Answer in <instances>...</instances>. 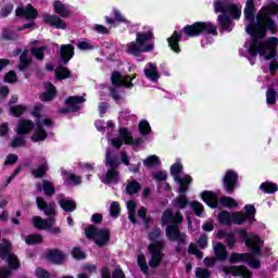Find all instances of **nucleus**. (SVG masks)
I'll list each match as a JSON object with an SVG mask.
<instances>
[{
    "mask_svg": "<svg viewBox=\"0 0 278 278\" xmlns=\"http://www.w3.org/2000/svg\"><path fill=\"white\" fill-rule=\"evenodd\" d=\"M191 208L193 210L195 216H201L203 214V204L198 201H193L190 203Z\"/></svg>",
    "mask_w": 278,
    "mask_h": 278,
    "instance_id": "6e6d98bb",
    "label": "nucleus"
},
{
    "mask_svg": "<svg viewBox=\"0 0 278 278\" xmlns=\"http://www.w3.org/2000/svg\"><path fill=\"white\" fill-rule=\"evenodd\" d=\"M53 10H54V13L61 16L62 18H68V16L73 14V11H71V5L65 4L60 0H55L53 2Z\"/></svg>",
    "mask_w": 278,
    "mask_h": 278,
    "instance_id": "b1692460",
    "label": "nucleus"
},
{
    "mask_svg": "<svg viewBox=\"0 0 278 278\" xmlns=\"http://www.w3.org/2000/svg\"><path fill=\"white\" fill-rule=\"evenodd\" d=\"M139 131H140L141 136H148V134H151V125L149 124L148 121L142 119L139 123Z\"/></svg>",
    "mask_w": 278,
    "mask_h": 278,
    "instance_id": "8fccbe9b",
    "label": "nucleus"
},
{
    "mask_svg": "<svg viewBox=\"0 0 278 278\" xmlns=\"http://www.w3.org/2000/svg\"><path fill=\"white\" fill-rule=\"evenodd\" d=\"M119 137H115L110 140V143L115 149H119L124 144H138L136 140H134V137H131V132L127 128H119L118 129Z\"/></svg>",
    "mask_w": 278,
    "mask_h": 278,
    "instance_id": "4468645a",
    "label": "nucleus"
},
{
    "mask_svg": "<svg viewBox=\"0 0 278 278\" xmlns=\"http://www.w3.org/2000/svg\"><path fill=\"white\" fill-rule=\"evenodd\" d=\"M188 251H189L190 253H192V255H197V257H199V260H203V252L199 251V248H197V247L194 245V243H191V244L189 245Z\"/></svg>",
    "mask_w": 278,
    "mask_h": 278,
    "instance_id": "680f3d73",
    "label": "nucleus"
},
{
    "mask_svg": "<svg viewBox=\"0 0 278 278\" xmlns=\"http://www.w3.org/2000/svg\"><path fill=\"white\" fill-rule=\"evenodd\" d=\"M213 251L215 260H217V262H225V260L229 257V252H227V248L220 242L213 245Z\"/></svg>",
    "mask_w": 278,
    "mask_h": 278,
    "instance_id": "bb28decb",
    "label": "nucleus"
},
{
    "mask_svg": "<svg viewBox=\"0 0 278 278\" xmlns=\"http://www.w3.org/2000/svg\"><path fill=\"white\" fill-rule=\"evenodd\" d=\"M72 255L75 260H86V253L79 248H74Z\"/></svg>",
    "mask_w": 278,
    "mask_h": 278,
    "instance_id": "e2e57ef3",
    "label": "nucleus"
},
{
    "mask_svg": "<svg viewBox=\"0 0 278 278\" xmlns=\"http://www.w3.org/2000/svg\"><path fill=\"white\" fill-rule=\"evenodd\" d=\"M160 164H162V161L160 160V156L155 154L149 155L143 160L144 168H156Z\"/></svg>",
    "mask_w": 278,
    "mask_h": 278,
    "instance_id": "473e14b6",
    "label": "nucleus"
},
{
    "mask_svg": "<svg viewBox=\"0 0 278 278\" xmlns=\"http://www.w3.org/2000/svg\"><path fill=\"white\" fill-rule=\"evenodd\" d=\"M152 179H154V181H166L168 174L166 170H156L152 174Z\"/></svg>",
    "mask_w": 278,
    "mask_h": 278,
    "instance_id": "864d4df0",
    "label": "nucleus"
},
{
    "mask_svg": "<svg viewBox=\"0 0 278 278\" xmlns=\"http://www.w3.org/2000/svg\"><path fill=\"white\" fill-rule=\"evenodd\" d=\"M220 205L224 207H238V202L231 197H224L219 200Z\"/></svg>",
    "mask_w": 278,
    "mask_h": 278,
    "instance_id": "c03bdc74",
    "label": "nucleus"
},
{
    "mask_svg": "<svg viewBox=\"0 0 278 278\" xmlns=\"http://www.w3.org/2000/svg\"><path fill=\"white\" fill-rule=\"evenodd\" d=\"M42 242V235H28L25 237L26 244H40Z\"/></svg>",
    "mask_w": 278,
    "mask_h": 278,
    "instance_id": "09e8293b",
    "label": "nucleus"
},
{
    "mask_svg": "<svg viewBox=\"0 0 278 278\" xmlns=\"http://www.w3.org/2000/svg\"><path fill=\"white\" fill-rule=\"evenodd\" d=\"M45 51H47V47L33 48L30 50V53H31V55H34L36 58V60H43Z\"/></svg>",
    "mask_w": 278,
    "mask_h": 278,
    "instance_id": "5fc2aeb1",
    "label": "nucleus"
},
{
    "mask_svg": "<svg viewBox=\"0 0 278 278\" xmlns=\"http://www.w3.org/2000/svg\"><path fill=\"white\" fill-rule=\"evenodd\" d=\"M104 164L108 172L101 177L102 184H118V181H121V173L118 172L121 163L110 150H106L105 152Z\"/></svg>",
    "mask_w": 278,
    "mask_h": 278,
    "instance_id": "423d86ee",
    "label": "nucleus"
},
{
    "mask_svg": "<svg viewBox=\"0 0 278 278\" xmlns=\"http://www.w3.org/2000/svg\"><path fill=\"white\" fill-rule=\"evenodd\" d=\"M36 277H38V278H50V276L47 273V270H45L42 268H37L36 269Z\"/></svg>",
    "mask_w": 278,
    "mask_h": 278,
    "instance_id": "774afa93",
    "label": "nucleus"
},
{
    "mask_svg": "<svg viewBox=\"0 0 278 278\" xmlns=\"http://www.w3.org/2000/svg\"><path fill=\"white\" fill-rule=\"evenodd\" d=\"M169 173L174 178V181L178 184V192H188V186L192 184V176L184 174V163L180 159L170 166Z\"/></svg>",
    "mask_w": 278,
    "mask_h": 278,
    "instance_id": "0eeeda50",
    "label": "nucleus"
},
{
    "mask_svg": "<svg viewBox=\"0 0 278 278\" xmlns=\"http://www.w3.org/2000/svg\"><path fill=\"white\" fill-rule=\"evenodd\" d=\"M60 54H61V60H63L64 64H68L73 55H75V47L71 45H62L60 49Z\"/></svg>",
    "mask_w": 278,
    "mask_h": 278,
    "instance_id": "cd10ccee",
    "label": "nucleus"
},
{
    "mask_svg": "<svg viewBox=\"0 0 278 278\" xmlns=\"http://www.w3.org/2000/svg\"><path fill=\"white\" fill-rule=\"evenodd\" d=\"M218 219L222 225H231V223H233L232 215L227 211L222 212L218 216Z\"/></svg>",
    "mask_w": 278,
    "mask_h": 278,
    "instance_id": "de8ad7c7",
    "label": "nucleus"
},
{
    "mask_svg": "<svg viewBox=\"0 0 278 278\" xmlns=\"http://www.w3.org/2000/svg\"><path fill=\"white\" fill-rule=\"evenodd\" d=\"M31 62V56L29 55V50H25L20 56V65L18 68L21 71H26L27 66H29Z\"/></svg>",
    "mask_w": 278,
    "mask_h": 278,
    "instance_id": "c9c22d12",
    "label": "nucleus"
},
{
    "mask_svg": "<svg viewBox=\"0 0 278 278\" xmlns=\"http://www.w3.org/2000/svg\"><path fill=\"white\" fill-rule=\"evenodd\" d=\"M45 92L39 96V99L42 101H53L55 99V86H53L51 83L45 84Z\"/></svg>",
    "mask_w": 278,
    "mask_h": 278,
    "instance_id": "c85d7f7f",
    "label": "nucleus"
},
{
    "mask_svg": "<svg viewBox=\"0 0 278 278\" xmlns=\"http://www.w3.org/2000/svg\"><path fill=\"white\" fill-rule=\"evenodd\" d=\"M47 170H49V165H47V160L43 159V163L38 168L33 169V176L40 179V177H45Z\"/></svg>",
    "mask_w": 278,
    "mask_h": 278,
    "instance_id": "58836bf2",
    "label": "nucleus"
},
{
    "mask_svg": "<svg viewBox=\"0 0 278 278\" xmlns=\"http://www.w3.org/2000/svg\"><path fill=\"white\" fill-rule=\"evenodd\" d=\"M12 10H14V5L12 4H7L4 8L1 9L0 11V17L5 18L7 16H10L12 14Z\"/></svg>",
    "mask_w": 278,
    "mask_h": 278,
    "instance_id": "bf43d9fd",
    "label": "nucleus"
},
{
    "mask_svg": "<svg viewBox=\"0 0 278 278\" xmlns=\"http://www.w3.org/2000/svg\"><path fill=\"white\" fill-rule=\"evenodd\" d=\"M141 188L139 181L130 180L126 185V194H137V192H140Z\"/></svg>",
    "mask_w": 278,
    "mask_h": 278,
    "instance_id": "4c0bfd02",
    "label": "nucleus"
},
{
    "mask_svg": "<svg viewBox=\"0 0 278 278\" xmlns=\"http://www.w3.org/2000/svg\"><path fill=\"white\" fill-rule=\"evenodd\" d=\"M43 22L56 29H66V22L58 15L43 14Z\"/></svg>",
    "mask_w": 278,
    "mask_h": 278,
    "instance_id": "393cba45",
    "label": "nucleus"
},
{
    "mask_svg": "<svg viewBox=\"0 0 278 278\" xmlns=\"http://www.w3.org/2000/svg\"><path fill=\"white\" fill-rule=\"evenodd\" d=\"M31 220L36 229H42L43 231H48V229H51V227L55 225V218L53 217H48L47 219H43L40 216H34Z\"/></svg>",
    "mask_w": 278,
    "mask_h": 278,
    "instance_id": "aec40b11",
    "label": "nucleus"
},
{
    "mask_svg": "<svg viewBox=\"0 0 278 278\" xmlns=\"http://www.w3.org/2000/svg\"><path fill=\"white\" fill-rule=\"evenodd\" d=\"M166 237L173 242H186V233L179 231V227L175 225L166 228Z\"/></svg>",
    "mask_w": 278,
    "mask_h": 278,
    "instance_id": "5701e85b",
    "label": "nucleus"
},
{
    "mask_svg": "<svg viewBox=\"0 0 278 278\" xmlns=\"http://www.w3.org/2000/svg\"><path fill=\"white\" fill-rule=\"evenodd\" d=\"M223 186L228 194H233L236 188H238V172L233 169L226 170L223 177Z\"/></svg>",
    "mask_w": 278,
    "mask_h": 278,
    "instance_id": "2eb2a0df",
    "label": "nucleus"
},
{
    "mask_svg": "<svg viewBox=\"0 0 278 278\" xmlns=\"http://www.w3.org/2000/svg\"><path fill=\"white\" fill-rule=\"evenodd\" d=\"M121 214V204L118 202H112L110 207V216L113 218H118Z\"/></svg>",
    "mask_w": 278,
    "mask_h": 278,
    "instance_id": "603ef678",
    "label": "nucleus"
},
{
    "mask_svg": "<svg viewBox=\"0 0 278 278\" xmlns=\"http://www.w3.org/2000/svg\"><path fill=\"white\" fill-rule=\"evenodd\" d=\"M56 79H68L71 71L64 66H59L55 71Z\"/></svg>",
    "mask_w": 278,
    "mask_h": 278,
    "instance_id": "a18cd8bd",
    "label": "nucleus"
},
{
    "mask_svg": "<svg viewBox=\"0 0 278 278\" xmlns=\"http://www.w3.org/2000/svg\"><path fill=\"white\" fill-rule=\"evenodd\" d=\"M113 14L117 23H129V21L125 16H123V13H121L118 9H113Z\"/></svg>",
    "mask_w": 278,
    "mask_h": 278,
    "instance_id": "052dcab7",
    "label": "nucleus"
},
{
    "mask_svg": "<svg viewBox=\"0 0 278 278\" xmlns=\"http://www.w3.org/2000/svg\"><path fill=\"white\" fill-rule=\"evenodd\" d=\"M184 34L189 38L201 36V34H212L217 36L216 26L210 22H197L193 25H187L182 29Z\"/></svg>",
    "mask_w": 278,
    "mask_h": 278,
    "instance_id": "6e6552de",
    "label": "nucleus"
},
{
    "mask_svg": "<svg viewBox=\"0 0 278 278\" xmlns=\"http://www.w3.org/2000/svg\"><path fill=\"white\" fill-rule=\"evenodd\" d=\"M23 112H25V106L23 105H15L11 108V113L13 114V116H21Z\"/></svg>",
    "mask_w": 278,
    "mask_h": 278,
    "instance_id": "69168bd1",
    "label": "nucleus"
},
{
    "mask_svg": "<svg viewBox=\"0 0 278 278\" xmlns=\"http://www.w3.org/2000/svg\"><path fill=\"white\" fill-rule=\"evenodd\" d=\"M34 129V122L27 119H21L15 131L20 137L14 138L11 141V147L16 149L18 147H25V134H29Z\"/></svg>",
    "mask_w": 278,
    "mask_h": 278,
    "instance_id": "9d476101",
    "label": "nucleus"
},
{
    "mask_svg": "<svg viewBox=\"0 0 278 278\" xmlns=\"http://www.w3.org/2000/svg\"><path fill=\"white\" fill-rule=\"evenodd\" d=\"M161 220L163 225L177 224L184 220V216L179 211L173 213V211L167 210L163 213Z\"/></svg>",
    "mask_w": 278,
    "mask_h": 278,
    "instance_id": "4be33fe9",
    "label": "nucleus"
},
{
    "mask_svg": "<svg viewBox=\"0 0 278 278\" xmlns=\"http://www.w3.org/2000/svg\"><path fill=\"white\" fill-rule=\"evenodd\" d=\"M135 77L130 76H122L118 72H113L111 76V81L113 87H111V96L115 101H118L121 99V94L118 91H116L117 88H134V83H131V79H135Z\"/></svg>",
    "mask_w": 278,
    "mask_h": 278,
    "instance_id": "1a4fd4ad",
    "label": "nucleus"
},
{
    "mask_svg": "<svg viewBox=\"0 0 278 278\" xmlns=\"http://www.w3.org/2000/svg\"><path fill=\"white\" fill-rule=\"evenodd\" d=\"M278 13V5L271 2L268 7H263L256 16L255 23V3L248 0L244 8V18L248 26L245 31L252 37L247 41L242 49L239 50L241 58H247L250 64H255L257 53L262 60H273L277 55L278 38L271 37L268 40H262L266 36V29L271 34L277 31V23L273 20V15Z\"/></svg>",
    "mask_w": 278,
    "mask_h": 278,
    "instance_id": "f257e3e1",
    "label": "nucleus"
},
{
    "mask_svg": "<svg viewBox=\"0 0 278 278\" xmlns=\"http://www.w3.org/2000/svg\"><path fill=\"white\" fill-rule=\"evenodd\" d=\"M48 260L53 264H62V262H64V253L60 250H51L48 253Z\"/></svg>",
    "mask_w": 278,
    "mask_h": 278,
    "instance_id": "f704fd0d",
    "label": "nucleus"
},
{
    "mask_svg": "<svg viewBox=\"0 0 278 278\" xmlns=\"http://www.w3.org/2000/svg\"><path fill=\"white\" fill-rule=\"evenodd\" d=\"M261 190L265 192V194H275L277 192L278 187L275 185V182H263L260 186Z\"/></svg>",
    "mask_w": 278,
    "mask_h": 278,
    "instance_id": "a19ab883",
    "label": "nucleus"
},
{
    "mask_svg": "<svg viewBox=\"0 0 278 278\" xmlns=\"http://www.w3.org/2000/svg\"><path fill=\"white\" fill-rule=\"evenodd\" d=\"M202 200L208 207H217L218 206V198H216V194L212 191H204L201 193Z\"/></svg>",
    "mask_w": 278,
    "mask_h": 278,
    "instance_id": "c756f323",
    "label": "nucleus"
},
{
    "mask_svg": "<svg viewBox=\"0 0 278 278\" xmlns=\"http://www.w3.org/2000/svg\"><path fill=\"white\" fill-rule=\"evenodd\" d=\"M4 81H7V84H16V73H14V71H10L4 76Z\"/></svg>",
    "mask_w": 278,
    "mask_h": 278,
    "instance_id": "0e129e2a",
    "label": "nucleus"
},
{
    "mask_svg": "<svg viewBox=\"0 0 278 278\" xmlns=\"http://www.w3.org/2000/svg\"><path fill=\"white\" fill-rule=\"evenodd\" d=\"M277 101V91L275 89H268L266 91V103L268 105H275Z\"/></svg>",
    "mask_w": 278,
    "mask_h": 278,
    "instance_id": "3c124183",
    "label": "nucleus"
},
{
    "mask_svg": "<svg viewBox=\"0 0 278 278\" xmlns=\"http://www.w3.org/2000/svg\"><path fill=\"white\" fill-rule=\"evenodd\" d=\"M213 5L216 14L222 13L218 15L217 21L223 31H231L233 29L231 18H240L242 16V10L235 3L229 2V0H215Z\"/></svg>",
    "mask_w": 278,
    "mask_h": 278,
    "instance_id": "7ed1b4c3",
    "label": "nucleus"
},
{
    "mask_svg": "<svg viewBox=\"0 0 278 278\" xmlns=\"http://www.w3.org/2000/svg\"><path fill=\"white\" fill-rule=\"evenodd\" d=\"M36 203L38 210H40V212H43L46 216H55V202L48 203L47 201H45V198L37 197Z\"/></svg>",
    "mask_w": 278,
    "mask_h": 278,
    "instance_id": "a211bd4d",
    "label": "nucleus"
},
{
    "mask_svg": "<svg viewBox=\"0 0 278 278\" xmlns=\"http://www.w3.org/2000/svg\"><path fill=\"white\" fill-rule=\"evenodd\" d=\"M222 273L233 277L251 278V271L245 266H223Z\"/></svg>",
    "mask_w": 278,
    "mask_h": 278,
    "instance_id": "f3484780",
    "label": "nucleus"
},
{
    "mask_svg": "<svg viewBox=\"0 0 278 278\" xmlns=\"http://www.w3.org/2000/svg\"><path fill=\"white\" fill-rule=\"evenodd\" d=\"M247 220H249L247 214L240 212L232 213V223H235V225H243Z\"/></svg>",
    "mask_w": 278,
    "mask_h": 278,
    "instance_id": "79ce46f5",
    "label": "nucleus"
},
{
    "mask_svg": "<svg viewBox=\"0 0 278 278\" xmlns=\"http://www.w3.org/2000/svg\"><path fill=\"white\" fill-rule=\"evenodd\" d=\"M85 233L89 240H94L97 247H105L110 242V230L98 229L94 226H89L85 229Z\"/></svg>",
    "mask_w": 278,
    "mask_h": 278,
    "instance_id": "9b49d317",
    "label": "nucleus"
},
{
    "mask_svg": "<svg viewBox=\"0 0 278 278\" xmlns=\"http://www.w3.org/2000/svg\"><path fill=\"white\" fill-rule=\"evenodd\" d=\"M245 210V216L248 217V223H254L255 222V206L253 204H247L244 206Z\"/></svg>",
    "mask_w": 278,
    "mask_h": 278,
    "instance_id": "37998d69",
    "label": "nucleus"
},
{
    "mask_svg": "<svg viewBox=\"0 0 278 278\" xmlns=\"http://www.w3.org/2000/svg\"><path fill=\"white\" fill-rule=\"evenodd\" d=\"M160 236H162V230L160 228H155L149 233L150 240L153 242L148 247V251L151 253V258L149 262L150 268H157L160 264H162V260L164 257V247H166V241L159 240Z\"/></svg>",
    "mask_w": 278,
    "mask_h": 278,
    "instance_id": "39448f33",
    "label": "nucleus"
},
{
    "mask_svg": "<svg viewBox=\"0 0 278 278\" xmlns=\"http://www.w3.org/2000/svg\"><path fill=\"white\" fill-rule=\"evenodd\" d=\"M217 238L218 240H223V238H225V242L228 247V249H233L236 247V236L233 235V232L228 231V230H219L217 232Z\"/></svg>",
    "mask_w": 278,
    "mask_h": 278,
    "instance_id": "a878e982",
    "label": "nucleus"
},
{
    "mask_svg": "<svg viewBox=\"0 0 278 278\" xmlns=\"http://www.w3.org/2000/svg\"><path fill=\"white\" fill-rule=\"evenodd\" d=\"M60 207L64 210V212H75L77 205L71 199H61L59 202Z\"/></svg>",
    "mask_w": 278,
    "mask_h": 278,
    "instance_id": "e433bc0d",
    "label": "nucleus"
},
{
    "mask_svg": "<svg viewBox=\"0 0 278 278\" xmlns=\"http://www.w3.org/2000/svg\"><path fill=\"white\" fill-rule=\"evenodd\" d=\"M240 238L245 242V247L251 249V253H232L230 254V264H238L239 262H249L250 268H260V258L253 257V255H260L264 241L255 233L247 232V229L238 230Z\"/></svg>",
    "mask_w": 278,
    "mask_h": 278,
    "instance_id": "f03ea898",
    "label": "nucleus"
},
{
    "mask_svg": "<svg viewBox=\"0 0 278 278\" xmlns=\"http://www.w3.org/2000/svg\"><path fill=\"white\" fill-rule=\"evenodd\" d=\"M83 103H86V99L83 96H72L65 100L67 109L61 110V114H66V112H79Z\"/></svg>",
    "mask_w": 278,
    "mask_h": 278,
    "instance_id": "dca6fc26",
    "label": "nucleus"
},
{
    "mask_svg": "<svg viewBox=\"0 0 278 278\" xmlns=\"http://www.w3.org/2000/svg\"><path fill=\"white\" fill-rule=\"evenodd\" d=\"M35 123H36V128H35V132L31 136L33 142H40V141L47 140V130H45V127L47 128L53 127V119L37 118Z\"/></svg>",
    "mask_w": 278,
    "mask_h": 278,
    "instance_id": "f8f14e48",
    "label": "nucleus"
},
{
    "mask_svg": "<svg viewBox=\"0 0 278 278\" xmlns=\"http://www.w3.org/2000/svg\"><path fill=\"white\" fill-rule=\"evenodd\" d=\"M180 193L174 201V207H178L179 210H186L188 207V197L186 192H178Z\"/></svg>",
    "mask_w": 278,
    "mask_h": 278,
    "instance_id": "72a5a7b5",
    "label": "nucleus"
},
{
    "mask_svg": "<svg viewBox=\"0 0 278 278\" xmlns=\"http://www.w3.org/2000/svg\"><path fill=\"white\" fill-rule=\"evenodd\" d=\"M16 16H24L27 21H36L38 18V11L31 4L20 7L16 9Z\"/></svg>",
    "mask_w": 278,
    "mask_h": 278,
    "instance_id": "412c9836",
    "label": "nucleus"
},
{
    "mask_svg": "<svg viewBox=\"0 0 278 278\" xmlns=\"http://www.w3.org/2000/svg\"><path fill=\"white\" fill-rule=\"evenodd\" d=\"M195 277H198V278H208L210 277V271H207V269L198 268L195 270Z\"/></svg>",
    "mask_w": 278,
    "mask_h": 278,
    "instance_id": "338daca9",
    "label": "nucleus"
},
{
    "mask_svg": "<svg viewBox=\"0 0 278 278\" xmlns=\"http://www.w3.org/2000/svg\"><path fill=\"white\" fill-rule=\"evenodd\" d=\"M37 189L39 192H42L43 190L46 197H53V194H55V186L49 180H42V186L37 184Z\"/></svg>",
    "mask_w": 278,
    "mask_h": 278,
    "instance_id": "2f4dec72",
    "label": "nucleus"
},
{
    "mask_svg": "<svg viewBox=\"0 0 278 278\" xmlns=\"http://www.w3.org/2000/svg\"><path fill=\"white\" fill-rule=\"evenodd\" d=\"M179 40H181V34L177 30L173 33V35L167 39V42L175 53H180L181 49H179Z\"/></svg>",
    "mask_w": 278,
    "mask_h": 278,
    "instance_id": "7c9ffc66",
    "label": "nucleus"
},
{
    "mask_svg": "<svg viewBox=\"0 0 278 278\" xmlns=\"http://www.w3.org/2000/svg\"><path fill=\"white\" fill-rule=\"evenodd\" d=\"M76 47L80 50V51H92V49H94V46H92L91 43H89L88 41H79Z\"/></svg>",
    "mask_w": 278,
    "mask_h": 278,
    "instance_id": "13d9d810",
    "label": "nucleus"
},
{
    "mask_svg": "<svg viewBox=\"0 0 278 278\" xmlns=\"http://www.w3.org/2000/svg\"><path fill=\"white\" fill-rule=\"evenodd\" d=\"M136 207H138V204L134 201L127 202V210H128V218L132 225H136Z\"/></svg>",
    "mask_w": 278,
    "mask_h": 278,
    "instance_id": "ea45409f",
    "label": "nucleus"
},
{
    "mask_svg": "<svg viewBox=\"0 0 278 278\" xmlns=\"http://www.w3.org/2000/svg\"><path fill=\"white\" fill-rule=\"evenodd\" d=\"M10 241L4 240V248L0 247V257L7 260L10 270H18L21 268V261L15 254L10 253Z\"/></svg>",
    "mask_w": 278,
    "mask_h": 278,
    "instance_id": "ddd939ff",
    "label": "nucleus"
},
{
    "mask_svg": "<svg viewBox=\"0 0 278 278\" xmlns=\"http://www.w3.org/2000/svg\"><path fill=\"white\" fill-rule=\"evenodd\" d=\"M137 264L140 267V269L142 270V273H144V275L149 274V266L147 265V258L144 257V254L138 255Z\"/></svg>",
    "mask_w": 278,
    "mask_h": 278,
    "instance_id": "49530a36",
    "label": "nucleus"
},
{
    "mask_svg": "<svg viewBox=\"0 0 278 278\" xmlns=\"http://www.w3.org/2000/svg\"><path fill=\"white\" fill-rule=\"evenodd\" d=\"M143 73L147 79L152 81V84H157V81H160V71L157 70V64L149 62L143 68Z\"/></svg>",
    "mask_w": 278,
    "mask_h": 278,
    "instance_id": "6ab92c4d",
    "label": "nucleus"
},
{
    "mask_svg": "<svg viewBox=\"0 0 278 278\" xmlns=\"http://www.w3.org/2000/svg\"><path fill=\"white\" fill-rule=\"evenodd\" d=\"M153 33H136V40L131 41L127 45V53L134 55L135 58L140 56L141 53H149V51H153L155 49V45H153Z\"/></svg>",
    "mask_w": 278,
    "mask_h": 278,
    "instance_id": "20e7f679",
    "label": "nucleus"
},
{
    "mask_svg": "<svg viewBox=\"0 0 278 278\" xmlns=\"http://www.w3.org/2000/svg\"><path fill=\"white\" fill-rule=\"evenodd\" d=\"M2 38H4V40H18V35L14 34L13 30L4 29L2 31Z\"/></svg>",
    "mask_w": 278,
    "mask_h": 278,
    "instance_id": "4d7b16f0",
    "label": "nucleus"
}]
</instances>
